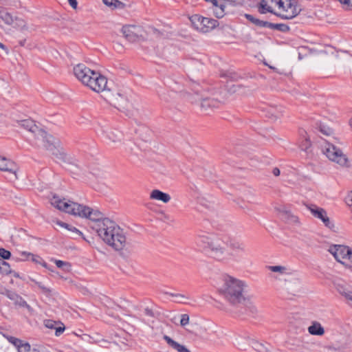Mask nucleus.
<instances>
[{"label":"nucleus","mask_w":352,"mask_h":352,"mask_svg":"<svg viewBox=\"0 0 352 352\" xmlns=\"http://www.w3.org/2000/svg\"><path fill=\"white\" fill-rule=\"evenodd\" d=\"M283 6H284L283 8H278V10H279L278 13H284L285 10H289L287 5L285 4V5H283Z\"/></svg>","instance_id":"nucleus-56"},{"label":"nucleus","mask_w":352,"mask_h":352,"mask_svg":"<svg viewBox=\"0 0 352 352\" xmlns=\"http://www.w3.org/2000/svg\"><path fill=\"white\" fill-rule=\"evenodd\" d=\"M245 18L250 22H252L253 24L258 27H263V28H268L269 23L268 21H262L258 19L255 18L254 16L246 14Z\"/></svg>","instance_id":"nucleus-27"},{"label":"nucleus","mask_w":352,"mask_h":352,"mask_svg":"<svg viewBox=\"0 0 352 352\" xmlns=\"http://www.w3.org/2000/svg\"><path fill=\"white\" fill-rule=\"evenodd\" d=\"M224 3V0H220L217 8L214 9V13L217 18H222L224 15L230 12L226 6V4Z\"/></svg>","instance_id":"nucleus-24"},{"label":"nucleus","mask_w":352,"mask_h":352,"mask_svg":"<svg viewBox=\"0 0 352 352\" xmlns=\"http://www.w3.org/2000/svg\"><path fill=\"white\" fill-rule=\"evenodd\" d=\"M338 292L348 301V304L352 307V291L343 286H338Z\"/></svg>","instance_id":"nucleus-26"},{"label":"nucleus","mask_w":352,"mask_h":352,"mask_svg":"<svg viewBox=\"0 0 352 352\" xmlns=\"http://www.w3.org/2000/svg\"><path fill=\"white\" fill-rule=\"evenodd\" d=\"M18 352H29L30 351V345L28 342H22L17 349Z\"/></svg>","instance_id":"nucleus-39"},{"label":"nucleus","mask_w":352,"mask_h":352,"mask_svg":"<svg viewBox=\"0 0 352 352\" xmlns=\"http://www.w3.org/2000/svg\"><path fill=\"white\" fill-rule=\"evenodd\" d=\"M164 339L171 348L177 352H191L185 346L179 344L166 335L164 336Z\"/></svg>","instance_id":"nucleus-20"},{"label":"nucleus","mask_w":352,"mask_h":352,"mask_svg":"<svg viewBox=\"0 0 352 352\" xmlns=\"http://www.w3.org/2000/svg\"><path fill=\"white\" fill-rule=\"evenodd\" d=\"M0 273L2 274H6V275H8V274H10L12 273V270H11L9 263L6 262V263L3 264V265L0 267Z\"/></svg>","instance_id":"nucleus-40"},{"label":"nucleus","mask_w":352,"mask_h":352,"mask_svg":"<svg viewBox=\"0 0 352 352\" xmlns=\"http://www.w3.org/2000/svg\"><path fill=\"white\" fill-rule=\"evenodd\" d=\"M95 230L103 241L115 250L120 251L126 248L127 241L124 230L109 219H103L95 227Z\"/></svg>","instance_id":"nucleus-3"},{"label":"nucleus","mask_w":352,"mask_h":352,"mask_svg":"<svg viewBox=\"0 0 352 352\" xmlns=\"http://www.w3.org/2000/svg\"><path fill=\"white\" fill-rule=\"evenodd\" d=\"M104 99L109 101L110 102H113L116 107L118 109H120L121 107L123 108V109H125L127 107V101L123 97V106L121 107L120 103L118 101H116L115 100H111L110 98H107L106 96H104Z\"/></svg>","instance_id":"nucleus-36"},{"label":"nucleus","mask_w":352,"mask_h":352,"mask_svg":"<svg viewBox=\"0 0 352 352\" xmlns=\"http://www.w3.org/2000/svg\"><path fill=\"white\" fill-rule=\"evenodd\" d=\"M270 4H274L278 8H283V5L288 6V9L285 10L284 13H274L276 16L283 19H292L296 17L300 12V8L298 5L296 0H268Z\"/></svg>","instance_id":"nucleus-8"},{"label":"nucleus","mask_w":352,"mask_h":352,"mask_svg":"<svg viewBox=\"0 0 352 352\" xmlns=\"http://www.w3.org/2000/svg\"><path fill=\"white\" fill-rule=\"evenodd\" d=\"M188 99L192 103H196L197 102H201V108L204 111H208L209 110H212L214 108H218L220 105V102L214 98H201L197 91H196L195 94H188L187 95Z\"/></svg>","instance_id":"nucleus-12"},{"label":"nucleus","mask_w":352,"mask_h":352,"mask_svg":"<svg viewBox=\"0 0 352 352\" xmlns=\"http://www.w3.org/2000/svg\"><path fill=\"white\" fill-rule=\"evenodd\" d=\"M258 11L261 14H265L266 12H270L274 14L268 0H261L259 6Z\"/></svg>","instance_id":"nucleus-29"},{"label":"nucleus","mask_w":352,"mask_h":352,"mask_svg":"<svg viewBox=\"0 0 352 352\" xmlns=\"http://www.w3.org/2000/svg\"><path fill=\"white\" fill-rule=\"evenodd\" d=\"M124 146H125L126 151L131 153L133 152V147L135 146V145L133 144L126 143Z\"/></svg>","instance_id":"nucleus-53"},{"label":"nucleus","mask_w":352,"mask_h":352,"mask_svg":"<svg viewBox=\"0 0 352 352\" xmlns=\"http://www.w3.org/2000/svg\"><path fill=\"white\" fill-rule=\"evenodd\" d=\"M107 138L113 142H116L120 140V134L116 133L113 131H107Z\"/></svg>","instance_id":"nucleus-35"},{"label":"nucleus","mask_w":352,"mask_h":352,"mask_svg":"<svg viewBox=\"0 0 352 352\" xmlns=\"http://www.w3.org/2000/svg\"><path fill=\"white\" fill-rule=\"evenodd\" d=\"M20 43H21V45H23L24 42H21Z\"/></svg>","instance_id":"nucleus-63"},{"label":"nucleus","mask_w":352,"mask_h":352,"mask_svg":"<svg viewBox=\"0 0 352 352\" xmlns=\"http://www.w3.org/2000/svg\"><path fill=\"white\" fill-rule=\"evenodd\" d=\"M11 256V253L4 248H0V257L2 259H8Z\"/></svg>","instance_id":"nucleus-44"},{"label":"nucleus","mask_w":352,"mask_h":352,"mask_svg":"<svg viewBox=\"0 0 352 352\" xmlns=\"http://www.w3.org/2000/svg\"><path fill=\"white\" fill-rule=\"evenodd\" d=\"M0 170L1 171L9 172L14 174V178L17 179L16 172L18 167L16 164L12 160L0 156Z\"/></svg>","instance_id":"nucleus-16"},{"label":"nucleus","mask_w":352,"mask_h":352,"mask_svg":"<svg viewBox=\"0 0 352 352\" xmlns=\"http://www.w3.org/2000/svg\"><path fill=\"white\" fill-rule=\"evenodd\" d=\"M339 1L346 9L352 7V0H337Z\"/></svg>","instance_id":"nucleus-49"},{"label":"nucleus","mask_w":352,"mask_h":352,"mask_svg":"<svg viewBox=\"0 0 352 352\" xmlns=\"http://www.w3.org/2000/svg\"><path fill=\"white\" fill-rule=\"evenodd\" d=\"M222 281L219 292L226 301L232 305L242 304L246 301L245 289L247 284L245 281L229 275L224 276Z\"/></svg>","instance_id":"nucleus-5"},{"label":"nucleus","mask_w":352,"mask_h":352,"mask_svg":"<svg viewBox=\"0 0 352 352\" xmlns=\"http://www.w3.org/2000/svg\"><path fill=\"white\" fill-rule=\"evenodd\" d=\"M322 152L329 160L336 162L341 166H346L348 158L339 148L333 144L327 143L322 148Z\"/></svg>","instance_id":"nucleus-9"},{"label":"nucleus","mask_w":352,"mask_h":352,"mask_svg":"<svg viewBox=\"0 0 352 352\" xmlns=\"http://www.w3.org/2000/svg\"><path fill=\"white\" fill-rule=\"evenodd\" d=\"M306 207L310 211L311 214L314 217L321 220L326 227L330 229H332L334 227L333 223L331 222L324 209L314 204H307L306 205Z\"/></svg>","instance_id":"nucleus-14"},{"label":"nucleus","mask_w":352,"mask_h":352,"mask_svg":"<svg viewBox=\"0 0 352 352\" xmlns=\"http://www.w3.org/2000/svg\"><path fill=\"white\" fill-rule=\"evenodd\" d=\"M286 292L291 295L296 296L302 291V283L299 278L288 280L285 286Z\"/></svg>","instance_id":"nucleus-17"},{"label":"nucleus","mask_w":352,"mask_h":352,"mask_svg":"<svg viewBox=\"0 0 352 352\" xmlns=\"http://www.w3.org/2000/svg\"><path fill=\"white\" fill-rule=\"evenodd\" d=\"M50 203L54 207L60 211L76 217L87 218L95 222V225L92 226L94 230L95 227L105 219L103 218V214L98 210H94L65 198L61 199L57 195H53L50 199Z\"/></svg>","instance_id":"nucleus-1"},{"label":"nucleus","mask_w":352,"mask_h":352,"mask_svg":"<svg viewBox=\"0 0 352 352\" xmlns=\"http://www.w3.org/2000/svg\"><path fill=\"white\" fill-rule=\"evenodd\" d=\"M160 98L166 104H173L177 98V94L172 90L160 89L157 91Z\"/></svg>","instance_id":"nucleus-18"},{"label":"nucleus","mask_w":352,"mask_h":352,"mask_svg":"<svg viewBox=\"0 0 352 352\" xmlns=\"http://www.w3.org/2000/svg\"><path fill=\"white\" fill-rule=\"evenodd\" d=\"M62 327H56L55 328V335L56 336H59L60 334H62L63 333V331H65V326L62 324Z\"/></svg>","instance_id":"nucleus-51"},{"label":"nucleus","mask_w":352,"mask_h":352,"mask_svg":"<svg viewBox=\"0 0 352 352\" xmlns=\"http://www.w3.org/2000/svg\"><path fill=\"white\" fill-rule=\"evenodd\" d=\"M33 282L42 290V292L45 294H50L51 292L50 289L45 287L41 282L36 281L34 279H32Z\"/></svg>","instance_id":"nucleus-43"},{"label":"nucleus","mask_w":352,"mask_h":352,"mask_svg":"<svg viewBox=\"0 0 352 352\" xmlns=\"http://www.w3.org/2000/svg\"><path fill=\"white\" fill-rule=\"evenodd\" d=\"M220 0H209L208 2H210L214 6V8H217V5L219 4Z\"/></svg>","instance_id":"nucleus-57"},{"label":"nucleus","mask_w":352,"mask_h":352,"mask_svg":"<svg viewBox=\"0 0 352 352\" xmlns=\"http://www.w3.org/2000/svg\"><path fill=\"white\" fill-rule=\"evenodd\" d=\"M45 326L50 329H55L56 327V322L52 320H46L44 321Z\"/></svg>","instance_id":"nucleus-46"},{"label":"nucleus","mask_w":352,"mask_h":352,"mask_svg":"<svg viewBox=\"0 0 352 352\" xmlns=\"http://www.w3.org/2000/svg\"><path fill=\"white\" fill-rule=\"evenodd\" d=\"M225 3L226 4L227 8L230 11V8L239 6H242L245 0H224Z\"/></svg>","instance_id":"nucleus-34"},{"label":"nucleus","mask_w":352,"mask_h":352,"mask_svg":"<svg viewBox=\"0 0 352 352\" xmlns=\"http://www.w3.org/2000/svg\"><path fill=\"white\" fill-rule=\"evenodd\" d=\"M333 349L337 352H347L349 349V344L347 343L338 346V348L333 347Z\"/></svg>","instance_id":"nucleus-48"},{"label":"nucleus","mask_w":352,"mask_h":352,"mask_svg":"<svg viewBox=\"0 0 352 352\" xmlns=\"http://www.w3.org/2000/svg\"><path fill=\"white\" fill-rule=\"evenodd\" d=\"M269 28L270 29H275L278 30L281 32H287L289 30V28L288 25L283 24V23H269Z\"/></svg>","instance_id":"nucleus-33"},{"label":"nucleus","mask_w":352,"mask_h":352,"mask_svg":"<svg viewBox=\"0 0 352 352\" xmlns=\"http://www.w3.org/2000/svg\"><path fill=\"white\" fill-rule=\"evenodd\" d=\"M104 4L112 8L124 9L125 4L119 0H102Z\"/></svg>","instance_id":"nucleus-31"},{"label":"nucleus","mask_w":352,"mask_h":352,"mask_svg":"<svg viewBox=\"0 0 352 352\" xmlns=\"http://www.w3.org/2000/svg\"><path fill=\"white\" fill-rule=\"evenodd\" d=\"M250 344L258 352H270L268 349L263 344L251 338L249 336H239L235 339V344L240 349L245 350L246 345Z\"/></svg>","instance_id":"nucleus-13"},{"label":"nucleus","mask_w":352,"mask_h":352,"mask_svg":"<svg viewBox=\"0 0 352 352\" xmlns=\"http://www.w3.org/2000/svg\"><path fill=\"white\" fill-rule=\"evenodd\" d=\"M196 244L218 261L228 262L231 258L232 254L227 250V243L219 235L202 232L197 235Z\"/></svg>","instance_id":"nucleus-2"},{"label":"nucleus","mask_w":352,"mask_h":352,"mask_svg":"<svg viewBox=\"0 0 352 352\" xmlns=\"http://www.w3.org/2000/svg\"><path fill=\"white\" fill-rule=\"evenodd\" d=\"M55 263L56 266L59 268H62L64 266H69V264L67 262L60 261V260H55Z\"/></svg>","instance_id":"nucleus-50"},{"label":"nucleus","mask_w":352,"mask_h":352,"mask_svg":"<svg viewBox=\"0 0 352 352\" xmlns=\"http://www.w3.org/2000/svg\"><path fill=\"white\" fill-rule=\"evenodd\" d=\"M329 251L338 262L352 268V250L349 246L334 245L330 247Z\"/></svg>","instance_id":"nucleus-7"},{"label":"nucleus","mask_w":352,"mask_h":352,"mask_svg":"<svg viewBox=\"0 0 352 352\" xmlns=\"http://www.w3.org/2000/svg\"><path fill=\"white\" fill-rule=\"evenodd\" d=\"M282 116V111L275 107H270L267 109L266 116L272 120H276Z\"/></svg>","instance_id":"nucleus-28"},{"label":"nucleus","mask_w":352,"mask_h":352,"mask_svg":"<svg viewBox=\"0 0 352 352\" xmlns=\"http://www.w3.org/2000/svg\"><path fill=\"white\" fill-rule=\"evenodd\" d=\"M75 77L84 85L89 87L97 93L108 94L110 89L108 86L107 79L100 73L91 69L85 65L79 63L73 68Z\"/></svg>","instance_id":"nucleus-4"},{"label":"nucleus","mask_w":352,"mask_h":352,"mask_svg":"<svg viewBox=\"0 0 352 352\" xmlns=\"http://www.w3.org/2000/svg\"><path fill=\"white\" fill-rule=\"evenodd\" d=\"M230 248L232 250L231 258L235 256L238 253H245V244L240 241H234L231 242ZM229 253L230 254V252Z\"/></svg>","instance_id":"nucleus-21"},{"label":"nucleus","mask_w":352,"mask_h":352,"mask_svg":"<svg viewBox=\"0 0 352 352\" xmlns=\"http://www.w3.org/2000/svg\"><path fill=\"white\" fill-rule=\"evenodd\" d=\"M320 130L322 133L327 135L331 133V129L329 127L321 126Z\"/></svg>","instance_id":"nucleus-54"},{"label":"nucleus","mask_w":352,"mask_h":352,"mask_svg":"<svg viewBox=\"0 0 352 352\" xmlns=\"http://www.w3.org/2000/svg\"><path fill=\"white\" fill-rule=\"evenodd\" d=\"M122 32L130 42L144 39L146 35V32L142 26L134 25H124L122 28Z\"/></svg>","instance_id":"nucleus-11"},{"label":"nucleus","mask_w":352,"mask_h":352,"mask_svg":"<svg viewBox=\"0 0 352 352\" xmlns=\"http://www.w3.org/2000/svg\"><path fill=\"white\" fill-rule=\"evenodd\" d=\"M7 339L10 343H12L17 349L19 346V345L21 344V343L23 342V340H21L19 338H16L15 337H12V336L8 337Z\"/></svg>","instance_id":"nucleus-41"},{"label":"nucleus","mask_w":352,"mask_h":352,"mask_svg":"<svg viewBox=\"0 0 352 352\" xmlns=\"http://www.w3.org/2000/svg\"><path fill=\"white\" fill-rule=\"evenodd\" d=\"M268 270L279 275H292L293 271L287 266L284 265H270L267 267Z\"/></svg>","instance_id":"nucleus-22"},{"label":"nucleus","mask_w":352,"mask_h":352,"mask_svg":"<svg viewBox=\"0 0 352 352\" xmlns=\"http://www.w3.org/2000/svg\"><path fill=\"white\" fill-rule=\"evenodd\" d=\"M68 3L72 8H74V9L77 8V6H78L77 0H68Z\"/></svg>","instance_id":"nucleus-55"},{"label":"nucleus","mask_w":352,"mask_h":352,"mask_svg":"<svg viewBox=\"0 0 352 352\" xmlns=\"http://www.w3.org/2000/svg\"><path fill=\"white\" fill-rule=\"evenodd\" d=\"M345 202L349 206L352 207V191L346 197Z\"/></svg>","instance_id":"nucleus-52"},{"label":"nucleus","mask_w":352,"mask_h":352,"mask_svg":"<svg viewBox=\"0 0 352 352\" xmlns=\"http://www.w3.org/2000/svg\"><path fill=\"white\" fill-rule=\"evenodd\" d=\"M308 332L314 336H322L324 333V329L318 322H313L312 324L308 327Z\"/></svg>","instance_id":"nucleus-25"},{"label":"nucleus","mask_w":352,"mask_h":352,"mask_svg":"<svg viewBox=\"0 0 352 352\" xmlns=\"http://www.w3.org/2000/svg\"><path fill=\"white\" fill-rule=\"evenodd\" d=\"M0 19L7 25H12L14 22L12 14L4 9H0Z\"/></svg>","instance_id":"nucleus-30"},{"label":"nucleus","mask_w":352,"mask_h":352,"mask_svg":"<svg viewBox=\"0 0 352 352\" xmlns=\"http://www.w3.org/2000/svg\"><path fill=\"white\" fill-rule=\"evenodd\" d=\"M1 294L6 295L8 298L14 300L16 304H19L20 306L27 305L26 302L14 292L6 289L5 292Z\"/></svg>","instance_id":"nucleus-23"},{"label":"nucleus","mask_w":352,"mask_h":352,"mask_svg":"<svg viewBox=\"0 0 352 352\" xmlns=\"http://www.w3.org/2000/svg\"><path fill=\"white\" fill-rule=\"evenodd\" d=\"M16 26L22 30H28L26 22L22 19L16 18Z\"/></svg>","instance_id":"nucleus-42"},{"label":"nucleus","mask_w":352,"mask_h":352,"mask_svg":"<svg viewBox=\"0 0 352 352\" xmlns=\"http://www.w3.org/2000/svg\"><path fill=\"white\" fill-rule=\"evenodd\" d=\"M58 225H60V226L62 227H64L69 230H72L73 232H75L76 233L78 234L79 235H81L82 233L78 230L76 229V228L74 227H72V228H69V226L64 222H61V221H58L57 223Z\"/></svg>","instance_id":"nucleus-45"},{"label":"nucleus","mask_w":352,"mask_h":352,"mask_svg":"<svg viewBox=\"0 0 352 352\" xmlns=\"http://www.w3.org/2000/svg\"><path fill=\"white\" fill-rule=\"evenodd\" d=\"M45 134L40 138H35L39 144L49 151L56 160L65 162L67 159L66 154L64 153L63 148L60 146V141L52 135L47 133L43 130Z\"/></svg>","instance_id":"nucleus-6"},{"label":"nucleus","mask_w":352,"mask_h":352,"mask_svg":"<svg viewBox=\"0 0 352 352\" xmlns=\"http://www.w3.org/2000/svg\"><path fill=\"white\" fill-rule=\"evenodd\" d=\"M349 124H350L351 126L352 127V119L350 120Z\"/></svg>","instance_id":"nucleus-61"},{"label":"nucleus","mask_w":352,"mask_h":352,"mask_svg":"<svg viewBox=\"0 0 352 352\" xmlns=\"http://www.w3.org/2000/svg\"><path fill=\"white\" fill-rule=\"evenodd\" d=\"M5 46L3 44H2L1 43H0V48L1 49H4Z\"/></svg>","instance_id":"nucleus-60"},{"label":"nucleus","mask_w":352,"mask_h":352,"mask_svg":"<svg viewBox=\"0 0 352 352\" xmlns=\"http://www.w3.org/2000/svg\"><path fill=\"white\" fill-rule=\"evenodd\" d=\"M189 322V316L188 314H182L181 316L180 324L182 327L186 326Z\"/></svg>","instance_id":"nucleus-47"},{"label":"nucleus","mask_w":352,"mask_h":352,"mask_svg":"<svg viewBox=\"0 0 352 352\" xmlns=\"http://www.w3.org/2000/svg\"><path fill=\"white\" fill-rule=\"evenodd\" d=\"M118 97L122 99V97L120 96V95L118 94Z\"/></svg>","instance_id":"nucleus-64"},{"label":"nucleus","mask_w":352,"mask_h":352,"mask_svg":"<svg viewBox=\"0 0 352 352\" xmlns=\"http://www.w3.org/2000/svg\"><path fill=\"white\" fill-rule=\"evenodd\" d=\"M150 199L152 200L160 201L164 204L169 202L170 196L160 190L154 189L150 193Z\"/></svg>","instance_id":"nucleus-19"},{"label":"nucleus","mask_w":352,"mask_h":352,"mask_svg":"<svg viewBox=\"0 0 352 352\" xmlns=\"http://www.w3.org/2000/svg\"><path fill=\"white\" fill-rule=\"evenodd\" d=\"M43 265L45 267H47V264H46V263H44Z\"/></svg>","instance_id":"nucleus-62"},{"label":"nucleus","mask_w":352,"mask_h":352,"mask_svg":"<svg viewBox=\"0 0 352 352\" xmlns=\"http://www.w3.org/2000/svg\"><path fill=\"white\" fill-rule=\"evenodd\" d=\"M17 122L19 125L23 127L25 129L32 132L35 138H40L45 135L43 133V129H39L32 120L27 119L18 121Z\"/></svg>","instance_id":"nucleus-15"},{"label":"nucleus","mask_w":352,"mask_h":352,"mask_svg":"<svg viewBox=\"0 0 352 352\" xmlns=\"http://www.w3.org/2000/svg\"><path fill=\"white\" fill-rule=\"evenodd\" d=\"M272 173L275 176H278L280 175V170L278 168H274Z\"/></svg>","instance_id":"nucleus-58"},{"label":"nucleus","mask_w":352,"mask_h":352,"mask_svg":"<svg viewBox=\"0 0 352 352\" xmlns=\"http://www.w3.org/2000/svg\"><path fill=\"white\" fill-rule=\"evenodd\" d=\"M19 255H20V257L16 258L15 259L16 261H18V260H20V261L32 260V261H34V262L37 261L36 259V258L37 256H36L35 255H34L33 254H31L30 252H21L19 253Z\"/></svg>","instance_id":"nucleus-32"},{"label":"nucleus","mask_w":352,"mask_h":352,"mask_svg":"<svg viewBox=\"0 0 352 352\" xmlns=\"http://www.w3.org/2000/svg\"><path fill=\"white\" fill-rule=\"evenodd\" d=\"M169 295L173 296V297H175L176 298V302H180V303L184 302L185 300L189 299L188 297H187L185 295L182 294H172V293H170V294H169Z\"/></svg>","instance_id":"nucleus-37"},{"label":"nucleus","mask_w":352,"mask_h":352,"mask_svg":"<svg viewBox=\"0 0 352 352\" xmlns=\"http://www.w3.org/2000/svg\"><path fill=\"white\" fill-rule=\"evenodd\" d=\"M190 19L193 27L201 32H208L214 29L218 24L217 20L203 17L198 14L192 15Z\"/></svg>","instance_id":"nucleus-10"},{"label":"nucleus","mask_w":352,"mask_h":352,"mask_svg":"<svg viewBox=\"0 0 352 352\" xmlns=\"http://www.w3.org/2000/svg\"><path fill=\"white\" fill-rule=\"evenodd\" d=\"M311 142L309 140V138H305V140H303L302 141V142L300 143V147L301 148V150L305 151V152H308L309 151V148L311 147Z\"/></svg>","instance_id":"nucleus-38"},{"label":"nucleus","mask_w":352,"mask_h":352,"mask_svg":"<svg viewBox=\"0 0 352 352\" xmlns=\"http://www.w3.org/2000/svg\"><path fill=\"white\" fill-rule=\"evenodd\" d=\"M6 263V261H3V259L1 258H0V267H1L2 265H3V264Z\"/></svg>","instance_id":"nucleus-59"}]
</instances>
